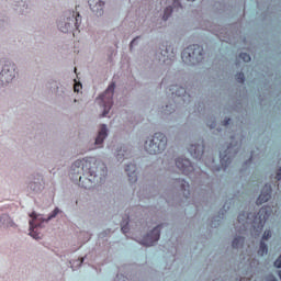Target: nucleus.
Returning a JSON list of instances; mask_svg holds the SVG:
<instances>
[{"instance_id":"nucleus-1","label":"nucleus","mask_w":281,"mask_h":281,"mask_svg":"<svg viewBox=\"0 0 281 281\" xmlns=\"http://www.w3.org/2000/svg\"><path fill=\"white\" fill-rule=\"evenodd\" d=\"M247 139V135L245 132H235L231 135L229 142H226V148L223 151H220V164L213 165V172H224L227 170L228 166H232L236 155L240 153V148H243V142Z\"/></svg>"},{"instance_id":"nucleus-2","label":"nucleus","mask_w":281,"mask_h":281,"mask_svg":"<svg viewBox=\"0 0 281 281\" xmlns=\"http://www.w3.org/2000/svg\"><path fill=\"white\" fill-rule=\"evenodd\" d=\"M175 188L176 192H170L166 198L168 205L177 210L188 206V199H190L191 194L190 182L186 179L178 178L175 181Z\"/></svg>"},{"instance_id":"nucleus-3","label":"nucleus","mask_w":281,"mask_h":281,"mask_svg":"<svg viewBox=\"0 0 281 281\" xmlns=\"http://www.w3.org/2000/svg\"><path fill=\"white\" fill-rule=\"evenodd\" d=\"M57 29L63 34H74L80 30L82 25V15L80 12L68 9L61 13V16L57 19Z\"/></svg>"},{"instance_id":"nucleus-4","label":"nucleus","mask_w":281,"mask_h":281,"mask_svg":"<svg viewBox=\"0 0 281 281\" xmlns=\"http://www.w3.org/2000/svg\"><path fill=\"white\" fill-rule=\"evenodd\" d=\"M86 170L88 171V179L91 183H99L104 186L106 177H109V168L102 160L89 158L86 160Z\"/></svg>"},{"instance_id":"nucleus-5","label":"nucleus","mask_w":281,"mask_h":281,"mask_svg":"<svg viewBox=\"0 0 281 281\" xmlns=\"http://www.w3.org/2000/svg\"><path fill=\"white\" fill-rule=\"evenodd\" d=\"M271 214H273V206L266 204L259 209L258 213H255V215H252V222H250L251 236L258 238V236L262 234V229H265V225H267V222L271 217Z\"/></svg>"},{"instance_id":"nucleus-6","label":"nucleus","mask_w":281,"mask_h":281,"mask_svg":"<svg viewBox=\"0 0 281 281\" xmlns=\"http://www.w3.org/2000/svg\"><path fill=\"white\" fill-rule=\"evenodd\" d=\"M144 146L148 155H161L168 146V136L161 132H156L153 137L147 138Z\"/></svg>"},{"instance_id":"nucleus-7","label":"nucleus","mask_w":281,"mask_h":281,"mask_svg":"<svg viewBox=\"0 0 281 281\" xmlns=\"http://www.w3.org/2000/svg\"><path fill=\"white\" fill-rule=\"evenodd\" d=\"M204 50L203 46L193 44L184 48L181 53L182 63L189 67H196L203 61Z\"/></svg>"},{"instance_id":"nucleus-8","label":"nucleus","mask_w":281,"mask_h":281,"mask_svg":"<svg viewBox=\"0 0 281 281\" xmlns=\"http://www.w3.org/2000/svg\"><path fill=\"white\" fill-rule=\"evenodd\" d=\"M168 227V223L160 222L151 229H149L143 237L137 241L142 247H156L157 243L161 240V229Z\"/></svg>"},{"instance_id":"nucleus-9","label":"nucleus","mask_w":281,"mask_h":281,"mask_svg":"<svg viewBox=\"0 0 281 281\" xmlns=\"http://www.w3.org/2000/svg\"><path fill=\"white\" fill-rule=\"evenodd\" d=\"M117 83L115 80H112L103 93L99 94V100L103 103V111L100 114V117H106L109 113H111V109H113V98L115 95V88Z\"/></svg>"},{"instance_id":"nucleus-10","label":"nucleus","mask_w":281,"mask_h":281,"mask_svg":"<svg viewBox=\"0 0 281 281\" xmlns=\"http://www.w3.org/2000/svg\"><path fill=\"white\" fill-rule=\"evenodd\" d=\"M18 74L16 64L10 59H4L0 72V89H5L16 78Z\"/></svg>"},{"instance_id":"nucleus-11","label":"nucleus","mask_w":281,"mask_h":281,"mask_svg":"<svg viewBox=\"0 0 281 281\" xmlns=\"http://www.w3.org/2000/svg\"><path fill=\"white\" fill-rule=\"evenodd\" d=\"M58 214H63V210L60 207L56 206L48 215L47 217H43L42 214L36 213V211H33L29 213L30 216V226L32 227H43V223H49V221H54Z\"/></svg>"},{"instance_id":"nucleus-12","label":"nucleus","mask_w":281,"mask_h":281,"mask_svg":"<svg viewBox=\"0 0 281 281\" xmlns=\"http://www.w3.org/2000/svg\"><path fill=\"white\" fill-rule=\"evenodd\" d=\"M171 95L175 104H180L181 106H186L192 102V95L188 92V89L182 86H173L171 88Z\"/></svg>"},{"instance_id":"nucleus-13","label":"nucleus","mask_w":281,"mask_h":281,"mask_svg":"<svg viewBox=\"0 0 281 281\" xmlns=\"http://www.w3.org/2000/svg\"><path fill=\"white\" fill-rule=\"evenodd\" d=\"M69 177L75 183H80L82 181V177H88L87 160H76L72 162Z\"/></svg>"},{"instance_id":"nucleus-14","label":"nucleus","mask_w":281,"mask_h":281,"mask_svg":"<svg viewBox=\"0 0 281 281\" xmlns=\"http://www.w3.org/2000/svg\"><path fill=\"white\" fill-rule=\"evenodd\" d=\"M177 54H175V46L170 42H164L159 45L158 49L156 50V57L158 58L159 63L166 65L167 60H172Z\"/></svg>"},{"instance_id":"nucleus-15","label":"nucleus","mask_w":281,"mask_h":281,"mask_svg":"<svg viewBox=\"0 0 281 281\" xmlns=\"http://www.w3.org/2000/svg\"><path fill=\"white\" fill-rule=\"evenodd\" d=\"M111 130H109V125L105 123L99 124V128L97 131V135L94 137V146L95 148H104V142L109 138Z\"/></svg>"},{"instance_id":"nucleus-16","label":"nucleus","mask_w":281,"mask_h":281,"mask_svg":"<svg viewBox=\"0 0 281 281\" xmlns=\"http://www.w3.org/2000/svg\"><path fill=\"white\" fill-rule=\"evenodd\" d=\"M27 188L31 192H34V194H38L42 190H45V180L43 179V175L33 173Z\"/></svg>"},{"instance_id":"nucleus-17","label":"nucleus","mask_w":281,"mask_h":281,"mask_svg":"<svg viewBox=\"0 0 281 281\" xmlns=\"http://www.w3.org/2000/svg\"><path fill=\"white\" fill-rule=\"evenodd\" d=\"M273 194V187L271 183L267 182L265 186L261 188V191L259 195L256 199V205L260 207V205H265V203H269L271 201V196Z\"/></svg>"},{"instance_id":"nucleus-18","label":"nucleus","mask_w":281,"mask_h":281,"mask_svg":"<svg viewBox=\"0 0 281 281\" xmlns=\"http://www.w3.org/2000/svg\"><path fill=\"white\" fill-rule=\"evenodd\" d=\"M176 167L182 175L186 177H190L192 172H194V165H192V160L183 157H178L175 160Z\"/></svg>"},{"instance_id":"nucleus-19","label":"nucleus","mask_w":281,"mask_h":281,"mask_svg":"<svg viewBox=\"0 0 281 281\" xmlns=\"http://www.w3.org/2000/svg\"><path fill=\"white\" fill-rule=\"evenodd\" d=\"M88 5L95 16H104V5H106V2L103 0H88Z\"/></svg>"},{"instance_id":"nucleus-20","label":"nucleus","mask_w":281,"mask_h":281,"mask_svg":"<svg viewBox=\"0 0 281 281\" xmlns=\"http://www.w3.org/2000/svg\"><path fill=\"white\" fill-rule=\"evenodd\" d=\"M189 154L196 161H201L203 159V155H205V146L201 144H192L188 148Z\"/></svg>"},{"instance_id":"nucleus-21","label":"nucleus","mask_w":281,"mask_h":281,"mask_svg":"<svg viewBox=\"0 0 281 281\" xmlns=\"http://www.w3.org/2000/svg\"><path fill=\"white\" fill-rule=\"evenodd\" d=\"M125 172L128 177L130 183H137L139 172L137 171V165L127 164L125 166Z\"/></svg>"},{"instance_id":"nucleus-22","label":"nucleus","mask_w":281,"mask_h":281,"mask_svg":"<svg viewBox=\"0 0 281 281\" xmlns=\"http://www.w3.org/2000/svg\"><path fill=\"white\" fill-rule=\"evenodd\" d=\"M254 216H255V213L241 211L237 216V221L238 223H243V224L246 223L247 225H250V233H251V223L254 221Z\"/></svg>"},{"instance_id":"nucleus-23","label":"nucleus","mask_w":281,"mask_h":281,"mask_svg":"<svg viewBox=\"0 0 281 281\" xmlns=\"http://www.w3.org/2000/svg\"><path fill=\"white\" fill-rule=\"evenodd\" d=\"M177 111V106L172 103L166 104L160 110V117L161 120H168Z\"/></svg>"},{"instance_id":"nucleus-24","label":"nucleus","mask_w":281,"mask_h":281,"mask_svg":"<svg viewBox=\"0 0 281 281\" xmlns=\"http://www.w3.org/2000/svg\"><path fill=\"white\" fill-rule=\"evenodd\" d=\"M0 227L2 229H8V227H16V224L9 214L3 213L0 215Z\"/></svg>"},{"instance_id":"nucleus-25","label":"nucleus","mask_w":281,"mask_h":281,"mask_svg":"<svg viewBox=\"0 0 281 281\" xmlns=\"http://www.w3.org/2000/svg\"><path fill=\"white\" fill-rule=\"evenodd\" d=\"M48 89H50L52 93L57 95H65V91L67 90L63 85L57 81L48 82Z\"/></svg>"},{"instance_id":"nucleus-26","label":"nucleus","mask_w":281,"mask_h":281,"mask_svg":"<svg viewBox=\"0 0 281 281\" xmlns=\"http://www.w3.org/2000/svg\"><path fill=\"white\" fill-rule=\"evenodd\" d=\"M13 10H16L20 14H30V5L23 0L15 1L13 3Z\"/></svg>"},{"instance_id":"nucleus-27","label":"nucleus","mask_w":281,"mask_h":281,"mask_svg":"<svg viewBox=\"0 0 281 281\" xmlns=\"http://www.w3.org/2000/svg\"><path fill=\"white\" fill-rule=\"evenodd\" d=\"M232 249H243L245 247V236L243 235H235L232 243Z\"/></svg>"},{"instance_id":"nucleus-28","label":"nucleus","mask_w":281,"mask_h":281,"mask_svg":"<svg viewBox=\"0 0 281 281\" xmlns=\"http://www.w3.org/2000/svg\"><path fill=\"white\" fill-rule=\"evenodd\" d=\"M225 217L222 216L220 213H217V215H214L213 217H211L210 227L212 229H218V227H221V224L223 223Z\"/></svg>"},{"instance_id":"nucleus-29","label":"nucleus","mask_w":281,"mask_h":281,"mask_svg":"<svg viewBox=\"0 0 281 281\" xmlns=\"http://www.w3.org/2000/svg\"><path fill=\"white\" fill-rule=\"evenodd\" d=\"M121 232L122 234H128L131 232V216L125 215L121 221Z\"/></svg>"},{"instance_id":"nucleus-30","label":"nucleus","mask_w":281,"mask_h":281,"mask_svg":"<svg viewBox=\"0 0 281 281\" xmlns=\"http://www.w3.org/2000/svg\"><path fill=\"white\" fill-rule=\"evenodd\" d=\"M257 254L261 258H265V256L269 255V245H267V241H259V248L257 250Z\"/></svg>"},{"instance_id":"nucleus-31","label":"nucleus","mask_w":281,"mask_h":281,"mask_svg":"<svg viewBox=\"0 0 281 281\" xmlns=\"http://www.w3.org/2000/svg\"><path fill=\"white\" fill-rule=\"evenodd\" d=\"M229 210H232V201L226 200L222 205V207L218 210L217 214H220V216H223L225 218V215L229 212Z\"/></svg>"},{"instance_id":"nucleus-32","label":"nucleus","mask_w":281,"mask_h":281,"mask_svg":"<svg viewBox=\"0 0 281 281\" xmlns=\"http://www.w3.org/2000/svg\"><path fill=\"white\" fill-rule=\"evenodd\" d=\"M252 164H254V151H251L249 158L241 164L240 172H246V170H249Z\"/></svg>"},{"instance_id":"nucleus-33","label":"nucleus","mask_w":281,"mask_h":281,"mask_svg":"<svg viewBox=\"0 0 281 281\" xmlns=\"http://www.w3.org/2000/svg\"><path fill=\"white\" fill-rule=\"evenodd\" d=\"M206 126H209L211 131H214L215 128L216 133H223V127L221 126L216 127L217 126L216 117H213L211 121H207Z\"/></svg>"},{"instance_id":"nucleus-34","label":"nucleus","mask_w":281,"mask_h":281,"mask_svg":"<svg viewBox=\"0 0 281 281\" xmlns=\"http://www.w3.org/2000/svg\"><path fill=\"white\" fill-rule=\"evenodd\" d=\"M173 12H175V7H172V5L166 7L162 12V21H168V19H170V16H172Z\"/></svg>"},{"instance_id":"nucleus-35","label":"nucleus","mask_w":281,"mask_h":281,"mask_svg":"<svg viewBox=\"0 0 281 281\" xmlns=\"http://www.w3.org/2000/svg\"><path fill=\"white\" fill-rule=\"evenodd\" d=\"M231 109L236 113H240V111H243V99H236L235 101H233Z\"/></svg>"},{"instance_id":"nucleus-36","label":"nucleus","mask_w":281,"mask_h":281,"mask_svg":"<svg viewBox=\"0 0 281 281\" xmlns=\"http://www.w3.org/2000/svg\"><path fill=\"white\" fill-rule=\"evenodd\" d=\"M235 80L238 82V85H245V82H247V77H245V72H243V70L237 71L235 74Z\"/></svg>"},{"instance_id":"nucleus-37","label":"nucleus","mask_w":281,"mask_h":281,"mask_svg":"<svg viewBox=\"0 0 281 281\" xmlns=\"http://www.w3.org/2000/svg\"><path fill=\"white\" fill-rule=\"evenodd\" d=\"M221 126L229 128L231 126H234V120L229 116H225L224 120L221 121Z\"/></svg>"},{"instance_id":"nucleus-38","label":"nucleus","mask_w":281,"mask_h":281,"mask_svg":"<svg viewBox=\"0 0 281 281\" xmlns=\"http://www.w3.org/2000/svg\"><path fill=\"white\" fill-rule=\"evenodd\" d=\"M238 58H240L243 63H251V55L249 53L241 52L239 53Z\"/></svg>"},{"instance_id":"nucleus-39","label":"nucleus","mask_w":281,"mask_h":281,"mask_svg":"<svg viewBox=\"0 0 281 281\" xmlns=\"http://www.w3.org/2000/svg\"><path fill=\"white\" fill-rule=\"evenodd\" d=\"M30 227V233H29V236H31V238H33L34 240H41V235H38V232L34 231L36 229L37 227Z\"/></svg>"},{"instance_id":"nucleus-40","label":"nucleus","mask_w":281,"mask_h":281,"mask_svg":"<svg viewBox=\"0 0 281 281\" xmlns=\"http://www.w3.org/2000/svg\"><path fill=\"white\" fill-rule=\"evenodd\" d=\"M271 236H273V233L271 232V229H266L261 236L260 241L267 243V240H269Z\"/></svg>"},{"instance_id":"nucleus-41","label":"nucleus","mask_w":281,"mask_h":281,"mask_svg":"<svg viewBox=\"0 0 281 281\" xmlns=\"http://www.w3.org/2000/svg\"><path fill=\"white\" fill-rule=\"evenodd\" d=\"M142 38V35H137L130 42V52H133V47H137L139 45V40Z\"/></svg>"},{"instance_id":"nucleus-42","label":"nucleus","mask_w":281,"mask_h":281,"mask_svg":"<svg viewBox=\"0 0 281 281\" xmlns=\"http://www.w3.org/2000/svg\"><path fill=\"white\" fill-rule=\"evenodd\" d=\"M171 8L183 10V4L181 3V0H173Z\"/></svg>"},{"instance_id":"nucleus-43","label":"nucleus","mask_w":281,"mask_h":281,"mask_svg":"<svg viewBox=\"0 0 281 281\" xmlns=\"http://www.w3.org/2000/svg\"><path fill=\"white\" fill-rule=\"evenodd\" d=\"M273 267H274V269H281V254H280L279 257L274 260Z\"/></svg>"},{"instance_id":"nucleus-44","label":"nucleus","mask_w":281,"mask_h":281,"mask_svg":"<svg viewBox=\"0 0 281 281\" xmlns=\"http://www.w3.org/2000/svg\"><path fill=\"white\" fill-rule=\"evenodd\" d=\"M276 179H277V181H281V167H279L276 172Z\"/></svg>"},{"instance_id":"nucleus-45","label":"nucleus","mask_w":281,"mask_h":281,"mask_svg":"<svg viewBox=\"0 0 281 281\" xmlns=\"http://www.w3.org/2000/svg\"><path fill=\"white\" fill-rule=\"evenodd\" d=\"M114 281H126V277H124L123 274H116Z\"/></svg>"},{"instance_id":"nucleus-46","label":"nucleus","mask_w":281,"mask_h":281,"mask_svg":"<svg viewBox=\"0 0 281 281\" xmlns=\"http://www.w3.org/2000/svg\"><path fill=\"white\" fill-rule=\"evenodd\" d=\"M266 281H278V278H276V276H273V274H269L267 277Z\"/></svg>"},{"instance_id":"nucleus-47","label":"nucleus","mask_w":281,"mask_h":281,"mask_svg":"<svg viewBox=\"0 0 281 281\" xmlns=\"http://www.w3.org/2000/svg\"><path fill=\"white\" fill-rule=\"evenodd\" d=\"M259 102H260V104H262V102H265V98H262V95H259Z\"/></svg>"},{"instance_id":"nucleus-48","label":"nucleus","mask_w":281,"mask_h":281,"mask_svg":"<svg viewBox=\"0 0 281 281\" xmlns=\"http://www.w3.org/2000/svg\"><path fill=\"white\" fill-rule=\"evenodd\" d=\"M105 236H106V232H103V233L100 234L101 238H104Z\"/></svg>"},{"instance_id":"nucleus-49","label":"nucleus","mask_w":281,"mask_h":281,"mask_svg":"<svg viewBox=\"0 0 281 281\" xmlns=\"http://www.w3.org/2000/svg\"><path fill=\"white\" fill-rule=\"evenodd\" d=\"M235 65L236 66L240 65V60L236 59Z\"/></svg>"},{"instance_id":"nucleus-50","label":"nucleus","mask_w":281,"mask_h":281,"mask_svg":"<svg viewBox=\"0 0 281 281\" xmlns=\"http://www.w3.org/2000/svg\"><path fill=\"white\" fill-rule=\"evenodd\" d=\"M187 1H189V2H190V1H191V2H194V1H196V0H187Z\"/></svg>"}]
</instances>
